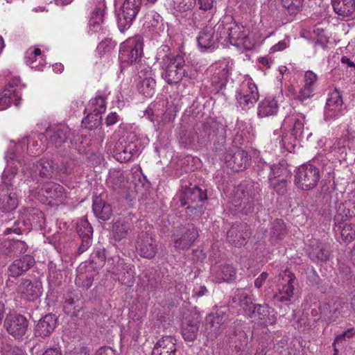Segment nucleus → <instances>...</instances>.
Masks as SVG:
<instances>
[{"instance_id": "1", "label": "nucleus", "mask_w": 355, "mask_h": 355, "mask_svg": "<svg viewBox=\"0 0 355 355\" xmlns=\"http://www.w3.org/2000/svg\"><path fill=\"white\" fill-rule=\"evenodd\" d=\"M219 37L223 44L230 43L239 48L250 50L254 46L250 38V30L243 24H219L218 26Z\"/></svg>"}, {"instance_id": "2", "label": "nucleus", "mask_w": 355, "mask_h": 355, "mask_svg": "<svg viewBox=\"0 0 355 355\" xmlns=\"http://www.w3.org/2000/svg\"><path fill=\"white\" fill-rule=\"evenodd\" d=\"M305 116L297 112L292 108L289 113L285 116L282 128H291V135L282 136L279 139V144L288 152L292 153L297 144V139L300 138L304 129Z\"/></svg>"}, {"instance_id": "3", "label": "nucleus", "mask_w": 355, "mask_h": 355, "mask_svg": "<svg viewBox=\"0 0 355 355\" xmlns=\"http://www.w3.org/2000/svg\"><path fill=\"white\" fill-rule=\"evenodd\" d=\"M320 179L318 168L313 164H302L297 168L295 173V185L304 191L314 189Z\"/></svg>"}, {"instance_id": "4", "label": "nucleus", "mask_w": 355, "mask_h": 355, "mask_svg": "<svg viewBox=\"0 0 355 355\" xmlns=\"http://www.w3.org/2000/svg\"><path fill=\"white\" fill-rule=\"evenodd\" d=\"M56 170L53 162L48 159H42L36 164L25 162L22 166V173L28 178L40 182L44 178H51Z\"/></svg>"}, {"instance_id": "5", "label": "nucleus", "mask_w": 355, "mask_h": 355, "mask_svg": "<svg viewBox=\"0 0 355 355\" xmlns=\"http://www.w3.org/2000/svg\"><path fill=\"white\" fill-rule=\"evenodd\" d=\"M143 38L137 35L128 38L121 44L119 58L121 62L132 64L136 63L143 54Z\"/></svg>"}, {"instance_id": "6", "label": "nucleus", "mask_w": 355, "mask_h": 355, "mask_svg": "<svg viewBox=\"0 0 355 355\" xmlns=\"http://www.w3.org/2000/svg\"><path fill=\"white\" fill-rule=\"evenodd\" d=\"M278 292L274 295V300L278 302L289 304L294 295L297 279L295 274L286 269L279 275Z\"/></svg>"}, {"instance_id": "7", "label": "nucleus", "mask_w": 355, "mask_h": 355, "mask_svg": "<svg viewBox=\"0 0 355 355\" xmlns=\"http://www.w3.org/2000/svg\"><path fill=\"white\" fill-rule=\"evenodd\" d=\"M167 62L166 69L162 73V78L169 84H176L181 81L184 76H186L185 61L183 56L177 55L175 56H165L164 61Z\"/></svg>"}, {"instance_id": "8", "label": "nucleus", "mask_w": 355, "mask_h": 355, "mask_svg": "<svg viewBox=\"0 0 355 355\" xmlns=\"http://www.w3.org/2000/svg\"><path fill=\"white\" fill-rule=\"evenodd\" d=\"M199 236L197 227L192 223L178 227L172 234L173 246L177 250H187Z\"/></svg>"}, {"instance_id": "9", "label": "nucleus", "mask_w": 355, "mask_h": 355, "mask_svg": "<svg viewBox=\"0 0 355 355\" xmlns=\"http://www.w3.org/2000/svg\"><path fill=\"white\" fill-rule=\"evenodd\" d=\"M233 67L234 62L230 59H224L210 67L211 83L217 92L226 87Z\"/></svg>"}, {"instance_id": "10", "label": "nucleus", "mask_w": 355, "mask_h": 355, "mask_svg": "<svg viewBox=\"0 0 355 355\" xmlns=\"http://www.w3.org/2000/svg\"><path fill=\"white\" fill-rule=\"evenodd\" d=\"M210 24L205 26L199 33L197 37L198 46L202 53H211L218 48L219 43L223 44L222 37H220L218 26Z\"/></svg>"}, {"instance_id": "11", "label": "nucleus", "mask_w": 355, "mask_h": 355, "mask_svg": "<svg viewBox=\"0 0 355 355\" xmlns=\"http://www.w3.org/2000/svg\"><path fill=\"white\" fill-rule=\"evenodd\" d=\"M259 98L257 87L250 79L244 80L236 91V101L242 110H244L253 107Z\"/></svg>"}, {"instance_id": "12", "label": "nucleus", "mask_w": 355, "mask_h": 355, "mask_svg": "<svg viewBox=\"0 0 355 355\" xmlns=\"http://www.w3.org/2000/svg\"><path fill=\"white\" fill-rule=\"evenodd\" d=\"M345 109L340 92L335 89L328 94L324 111V120L327 122L338 119L345 114Z\"/></svg>"}, {"instance_id": "13", "label": "nucleus", "mask_w": 355, "mask_h": 355, "mask_svg": "<svg viewBox=\"0 0 355 355\" xmlns=\"http://www.w3.org/2000/svg\"><path fill=\"white\" fill-rule=\"evenodd\" d=\"M228 314L223 309H216L210 313L205 318V331L211 338H216L225 329L227 321Z\"/></svg>"}, {"instance_id": "14", "label": "nucleus", "mask_w": 355, "mask_h": 355, "mask_svg": "<svg viewBox=\"0 0 355 355\" xmlns=\"http://www.w3.org/2000/svg\"><path fill=\"white\" fill-rule=\"evenodd\" d=\"M137 153V141L123 137L115 142L112 150L113 157L121 163L130 161Z\"/></svg>"}, {"instance_id": "15", "label": "nucleus", "mask_w": 355, "mask_h": 355, "mask_svg": "<svg viewBox=\"0 0 355 355\" xmlns=\"http://www.w3.org/2000/svg\"><path fill=\"white\" fill-rule=\"evenodd\" d=\"M135 248L140 257L151 259L157 254V243L155 238L148 232H141L137 237Z\"/></svg>"}, {"instance_id": "16", "label": "nucleus", "mask_w": 355, "mask_h": 355, "mask_svg": "<svg viewBox=\"0 0 355 355\" xmlns=\"http://www.w3.org/2000/svg\"><path fill=\"white\" fill-rule=\"evenodd\" d=\"M3 325L9 334L19 339L25 335L28 321L21 314L10 313L6 315Z\"/></svg>"}, {"instance_id": "17", "label": "nucleus", "mask_w": 355, "mask_h": 355, "mask_svg": "<svg viewBox=\"0 0 355 355\" xmlns=\"http://www.w3.org/2000/svg\"><path fill=\"white\" fill-rule=\"evenodd\" d=\"M138 76L140 80L137 84L139 92L146 97H151L155 93L156 86L151 67L148 65H140Z\"/></svg>"}, {"instance_id": "18", "label": "nucleus", "mask_w": 355, "mask_h": 355, "mask_svg": "<svg viewBox=\"0 0 355 355\" xmlns=\"http://www.w3.org/2000/svg\"><path fill=\"white\" fill-rule=\"evenodd\" d=\"M42 284L40 281L32 282L28 279H21L17 288V292L21 297L28 301H35L42 294Z\"/></svg>"}, {"instance_id": "19", "label": "nucleus", "mask_w": 355, "mask_h": 355, "mask_svg": "<svg viewBox=\"0 0 355 355\" xmlns=\"http://www.w3.org/2000/svg\"><path fill=\"white\" fill-rule=\"evenodd\" d=\"M224 160L227 166L234 171L243 170L250 160L248 153L240 148L227 150L224 155Z\"/></svg>"}, {"instance_id": "20", "label": "nucleus", "mask_w": 355, "mask_h": 355, "mask_svg": "<svg viewBox=\"0 0 355 355\" xmlns=\"http://www.w3.org/2000/svg\"><path fill=\"white\" fill-rule=\"evenodd\" d=\"M251 235L250 227L247 223H235L227 233V239L234 246L244 245Z\"/></svg>"}, {"instance_id": "21", "label": "nucleus", "mask_w": 355, "mask_h": 355, "mask_svg": "<svg viewBox=\"0 0 355 355\" xmlns=\"http://www.w3.org/2000/svg\"><path fill=\"white\" fill-rule=\"evenodd\" d=\"M112 272L118 275L119 281L128 286H131L135 282V266L127 263L123 259L117 257L116 265L112 268Z\"/></svg>"}, {"instance_id": "22", "label": "nucleus", "mask_w": 355, "mask_h": 355, "mask_svg": "<svg viewBox=\"0 0 355 355\" xmlns=\"http://www.w3.org/2000/svg\"><path fill=\"white\" fill-rule=\"evenodd\" d=\"M232 204L242 213L247 215L254 209V196L249 193L248 190L245 191L243 186L241 185L234 193Z\"/></svg>"}, {"instance_id": "23", "label": "nucleus", "mask_w": 355, "mask_h": 355, "mask_svg": "<svg viewBox=\"0 0 355 355\" xmlns=\"http://www.w3.org/2000/svg\"><path fill=\"white\" fill-rule=\"evenodd\" d=\"M347 220L340 215H335L334 231L343 241L350 243L355 239V225L347 223Z\"/></svg>"}, {"instance_id": "24", "label": "nucleus", "mask_w": 355, "mask_h": 355, "mask_svg": "<svg viewBox=\"0 0 355 355\" xmlns=\"http://www.w3.org/2000/svg\"><path fill=\"white\" fill-rule=\"evenodd\" d=\"M58 322L57 317L48 313L40 318L34 327V335L36 337L46 338L53 332Z\"/></svg>"}, {"instance_id": "25", "label": "nucleus", "mask_w": 355, "mask_h": 355, "mask_svg": "<svg viewBox=\"0 0 355 355\" xmlns=\"http://www.w3.org/2000/svg\"><path fill=\"white\" fill-rule=\"evenodd\" d=\"M35 263L33 257L26 254L20 259L15 260L8 268V277L17 278L32 268Z\"/></svg>"}, {"instance_id": "26", "label": "nucleus", "mask_w": 355, "mask_h": 355, "mask_svg": "<svg viewBox=\"0 0 355 355\" xmlns=\"http://www.w3.org/2000/svg\"><path fill=\"white\" fill-rule=\"evenodd\" d=\"M223 132L222 125L216 122L202 124L201 128H198V132H196L198 143L205 144L209 141L214 140L219 134H223Z\"/></svg>"}, {"instance_id": "27", "label": "nucleus", "mask_w": 355, "mask_h": 355, "mask_svg": "<svg viewBox=\"0 0 355 355\" xmlns=\"http://www.w3.org/2000/svg\"><path fill=\"white\" fill-rule=\"evenodd\" d=\"M200 320V316L197 313H193L186 318L182 329V336L186 341L193 342L196 340Z\"/></svg>"}, {"instance_id": "28", "label": "nucleus", "mask_w": 355, "mask_h": 355, "mask_svg": "<svg viewBox=\"0 0 355 355\" xmlns=\"http://www.w3.org/2000/svg\"><path fill=\"white\" fill-rule=\"evenodd\" d=\"M141 4V0H125L120 12L116 14L117 20L132 22L140 9Z\"/></svg>"}, {"instance_id": "29", "label": "nucleus", "mask_w": 355, "mask_h": 355, "mask_svg": "<svg viewBox=\"0 0 355 355\" xmlns=\"http://www.w3.org/2000/svg\"><path fill=\"white\" fill-rule=\"evenodd\" d=\"M43 194L49 200V203L58 205L62 203L64 200V188L59 184L55 182H47L42 189Z\"/></svg>"}, {"instance_id": "30", "label": "nucleus", "mask_w": 355, "mask_h": 355, "mask_svg": "<svg viewBox=\"0 0 355 355\" xmlns=\"http://www.w3.org/2000/svg\"><path fill=\"white\" fill-rule=\"evenodd\" d=\"M0 245L1 252L10 257L24 254L28 249L27 244L21 240H3Z\"/></svg>"}, {"instance_id": "31", "label": "nucleus", "mask_w": 355, "mask_h": 355, "mask_svg": "<svg viewBox=\"0 0 355 355\" xmlns=\"http://www.w3.org/2000/svg\"><path fill=\"white\" fill-rule=\"evenodd\" d=\"M18 205L19 198L16 193L0 189V213H12Z\"/></svg>"}, {"instance_id": "32", "label": "nucleus", "mask_w": 355, "mask_h": 355, "mask_svg": "<svg viewBox=\"0 0 355 355\" xmlns=\"http://www.w3.org/2000/svg\"><path fill=\"white\" fill-rule=\"evenodd\" d=\"M45 136L42 133H32L29 136L23 139L16 148H19V145L27 144V150L32 155H39L44 149L43 140Z\"/></svg>"}, {"instance_id": "33", "label": "nucleus", "mask_w": 355, "mask_h": 355, "mask_svg": "<svg viewBox=\"0 0 355 355\" xmlns=\"http://www.w3.org/2000/svg\"><path fill=\"white\" fill-rule=\"evenodd\" d=\"M176 340L172 336H164L155 344L152 355H175Z\"/></svg>"}, {"instance_id": "34", "label": "nucleus", "mask_w": 355, "mask_h": 355, "mask_svg": "<svg viewBox=\"0 0 355 355\" xmlns=\"http://www.w3.org/2000/svg\"><path fill=\"white\" fill-rule=\"evenodd\" d=\"M232 304H237L241 306L246 315H251L253 313V308L255 304H253L252 297L242 289H238L232 298Z\"/></svg>"}, {"instance_id": "35", "label": "nucleus", "mask_w": 355, "mask_h": 355, "mask_svg": "<svg viewBox=\"0 0 355 355\" xmlns=\"http://www.w3.org/2000/svg\"><path fill=\"white\" fill-rule=\"evenodd\" d=\"M279 109L277 101L272 97H267L262 100L258 105L257 114L260 118L275 115Z\"/></svg>"}, {"instance_id": "36", "label": "nucleus", "mask_w": 355, "mask_h": 355, "mask_svg": "<svg viewBox=\"0 0 355 355\" xmlns=\"http://www.w3.org/2000/svg\"><path fill=\"white\" fill-rule=\"evenodd\" d=\"M92 209L94 215L103 220L110 219L112 213L111 205L107 203L101 196L94 198Z\"/></svg>"}, {"instance_id": "37", "label": "nucleus", "mask_w": 355, "mask_h": 355, "mask_svg": "<svg viewBox=\"0 0 355 355\" xmlns=\"http://www.w3.org/2000/svg\"><path fill=\"white\" fill-rule=\"evenodd\" d=\"M334 12L343 17H347L355 11V0H331Z\"/></svg>"}, {"instance_id": "38", "label": "nucleus", "mask_w": 355, "mask_h": 355, "mask_svg": "<svg viewBox=\"0 0 355 355\" xmlns=\"http://www.w3.org/2000/svg\"><path fill=\"white\" fill-rule=\"evenodd\" d=\"M21 94L15 89H4L0 93V110H5L12 103L15 106H19L21 101Z\"/></svg>"}, {"instance_id": "39", "label": "nucleus", "mask_w": 355, "mask_h": 355, "mask_svg": "<svg viewBox=\"0 0 355 355\" xmlns=\"http://www.w3.org/2000/svg\"><path fill=\"white\" fill-rule=\"evenodd\" d=\"M235 278L236 270L230 264L220 266L215 274V281L218 283L222 282H229L235 279Z\"/></svg>"}, {"instance_id": "40", "label": "nucleus", "mask_w": 355, "mask_h": 355, "mask_svg": "<svg viewBox=\"0 0 355 355\" xmlns=\"http://www.w3.org/2000/svg\"><path fill=\"white\" fill-rule=\"evenodd\" d=\"M18 168L16 166H12L8 164L2 174V182L0 184V189L8 190V191H13L14 184L12 182Z\"/></svg>"}, {"instance_id": "41", "label": "nucleus", "mask_w": 355, "mask_h": 355, "mask_svg": "<svg viewBox=\"0 0 355 355\" xmlns=\"http://www.w3.org/2000/svg\"><path fill=\"white\" fill-rule=\"evenodd\" d=\"M69 130L67 128H57L51 131L49 144L59 148L68 139Z\"/></svg>"}, {"instance_id": "42", "label": "nucleus", "mask_w": 355, "mask_h": 355, "mask_svg": "<svg viewBox=\"0 0 355 355\" xmlns=\"http://www.w3.org/2000/svg\"><path fill=\"white\" fill-rule=\"evenodd\" d=\"M125 182L123 171L113 169L109 172L107 183L113 189L117 190L124 187Z\"/></svg>"}, {"instance_id": "43", "label": "nucleus", "mask_w": 355, "mask_h": 355, "mask_svg": "<svg viewBox=\"0 0 355 355\" xmlns=\"http://www.w3.org/2000/svg\"><path fill=\"white\" fill-rule=\"evenodd\" d=\"M184 197L188 202L184 205L191 202H202L207 199V193L199 187L195 186L192 188H187L184 193Z\"/></svg>"}, {"instance_id": "44", "label": "nucleus", "mask_w": 355, "mask_h": 355, "mask_svg": "<svg viewBox=\"0 0 355 355\" xmlns=\"http://www.w3.org/2000/svg\"><path fill=\"white\" fill-rule=\"evenodd\" d=\"M26 220L23 224L27 223L33 227H41L44 221L43 213L37 209L32 208L26 211Z\"/></svg>"}, {"instance_id": "45", "label": "nucleus", "mask_w": 355, "mask_h": 355, "mask_svg": "<svg viewBox=\"0 0 355 355\" xmlns=\"http://www.w3.org/2000/svg\"><path fill=\"white\" fill-rule=\"evenodd\" d=\"M309 257L315 261H326L329 259V252L323 244L319 243L312 247L311 250L309 252Z\"/></svg>"}, {"instance_id": "46", "label": "nucleus", "mask_w": 355, "mask_h": 355, "mask_svg": "<svg viewBox=\"0 0 355 355\" xmlns=\"http://www.w3.org/2000/svg\"><path fill=\"white\" fill-rule=\"evenodd\" d=\"M336 215H340L345 219L355 217V200H349L345 203L340 204Z\"/></svg>"}, {"instance_id": "47", "label": "nucleus", "mask_w": 355, "mask_h": 355, "mask_svg": "<svg viewBox=\"0 0 355 355\" xmlns=\"http://www.w3.org/2000/svg\"><path fill=\"white\" fill-rule=\"evenodd\" d=\"M101 114L92 110L82 120V127L89 130L95 129L101 124Z\"/></svg>"}, {"instance_id": "48", "label": "nucleus", "mask_w": 355, "mask_h": 355, "mask_svg": "<svg viewBox=\"0 0 355 355\" xmlns=\"http://www.w3.org/2000/svg\"><path fill=\"white\" fill-rule=\"evenodd\" d=\"M90 9L89 21L91 22H104L109 20V15L106 10V6H95Z\"/></svg>"}, {"instance_id": "49", "label": "nucleus", "mask_w": 355, "mask_h": 355, "mask_svg": "<svg viewBox=\"0 0 355 355\" xmlns=\"http://www.w3.org/2000/svg\"><path fill=\"white\" fill-rule=\"evenodd\" d=\"M253 313H251L250 317L252 315H257L259 320H263L265 323H272L273 319L267 320L268 316L270 313V308L267 305L256 304L253 308Z\"/></svg>"}, {"instance_id": "50", "label": "nucleus", "mask_w": 355, "mask_h": 355, "mask_svg": "<svg viewBox=\"0 0 355 355\" xmlns=\"http://www.w3.org/2000/svg\"><path fill=\"white\" fill-rule=\"evenodd\" d=\"M89 106L91 111L101 114L106 110V96L103 95L96 96L89 101Z\"/></svg>"}, {"instance_id": "51", "label": "nucleus", "mask_w": 355, "mask_h": 355, "mask_svg": "<svg viewBox=\"0 0 355 355\" xmlns=\"http://www.w3.org/2000/svg\"><path fill=\"white\" fill-rule=\"evenodd\" d=\"M213 0H198V3L199 5V8L202 12H208L207 15L205 16V13H203L202 16H200V18L198 19L196 16L195 17V20H202V21H210L212 17V7H213Z\"/></svg>"}, {"instance_id": "52", "label": "nucleus", "mask_w": 355, "mask_h": 355, "mask_svg": "<svg viewBox=\"0 0 355 355\" xmlns=\"http://www.w3.org/2000/svg\"><path fill=\"white\" fill-rule=\"evenodd\" d=\"M130 230V223L126 221H116L113 225L114 236L121 240L124 238Z\"/></svg>"}, {"instance_id": "53", "label": "nucleus", "mask_w": 355, "mask_h": 355, "mask_svg": "<svg viewBox=\"0 0 355 355\" xmlns=\"http://www.w3.org/2000/svg\"><path fill=\"white\" fill-rule=\"evenodd\" d=\"M76 231L80 238L92 237L93 228L87 220H82L77 224Z\"/></svg>"}, {"instance_id": "54", "label": "nucleus", "mask_w": 355, "mask_h": 355, "mask_svg": "<svg viewBox=\"0 0 355 355\" xmlns=\"http://www.w3.org/2000/svg\"><path fill=\"white\" fill-rule=\"evenodd\" d=\"M272 236L277 239H282L286 234V225L283 220L275 219L272 223Z\"/></svg>"}, {"instance_id": "55", "label": "nucleus", "mask_w": 355, "mask_h": 355, "mask_svg": "<svg viewBox=\"0 0 355 355\" xmlns=\"http://www.w3.org/2000/svg\"><path fill=\"white\" fill-rule=\"evenodd\" d=\"M304 0H282L283 6L290 15L298 13L303 4Z\"/></svg>"}, {"instance_id": "56", "label": "nucleus", "mask_w": 355, "mask_h": 355, "mask_svg": "<svg viewBox=\"0 0 355 355\" xmlns=\"http://www.w3.org/2000/svg\"><path fill=\"white\" fill-rule=\"evenodd\" d=\"M270 187L279 195H284L287 192L288 179L282 178L278 180H269Z\"/></svg>"}, {"instance_id": "57", "label": "nucleus", "mask_w": 355, "mask_h": 355, "mask_svg": "<svg viewBox=\"0 0 355 355\" xmlns=\"http://www.w3.org/2000/svg\"><path fill=\"white\" fill-rule=\"evenodd\" d=\"M270 173L268 176V180H274L281 179L282 178H287L286 168L280 164H273L270 166Z\"/></svg>"}, {"instance_id": "58", "label": "nucleus", "mask_w": 355, "mask_h": 355, "mask_svg": "<svg viewBox=\"0 0 355 355\" xmlns=\"http://www.w3.org/2000/svg\"><path fill=\"white\" fill-rule=\"evenodd\" d=\"M116 43L111 39H105L98 44L96 47V53L100 57L109 53L115 47Z\"/></svg>"}, {"instance_id": "59", "label": "nucleus", "mask_w": 355, "mask_h": 355, "mask_svg": "<svg viewBox=\"0 0 355 355\" xmlns=\"http://www.w3.org/2000/svg\"><path fill=\"white\" fill-rule=\"evenodd\" d=\"M41 55V50L39 48L28 49L25 53L26 63L31 67V68L40 70L37 66L33 65V63L37 60V57Z\"/></svg>"}, {"instance_id": "60", "label": "nucleus", "mask_w": 355, "mask_h": 355, "mask_svg": "<svg viewBox=\"0 0 355 355\" xmlns=\"http://www.w3.org/2000/svg\"><path fill=\"white\" fill-rule=\"evenodd\" d=\"M79 300H75L71 297L66 299L64 304V310L69 315H76L80 309Z\"/></svg>"}, {"instance_id": "61", "label": "nucleus", "mask_w": 355, "mask_h": 355, "mask_svg": "<svg viewBox=\"0 0 355 355\" xmlns=\"http://www.w3.org/2000/svg\"><path fill=\"white\" fill-rule=\"evenodd\" d=\"M91 260L96 267H102L106 260L105 252L104 249H97L91 254Z\"/></svg>"}, {"instance_id": "62", "label": "nucleus", "mask_w": 355, "mask_h": 355, "mask_svg": "<svg viewBox=\"0 0 355 355\" xmlns=\"http://www.w3.org/2000/svg\"><path fill=\"white\" fill-rule=\"evenodd\" d=\"M94 281V277L92 275H83L78 274L76 277V284L79 286H82L85 288H89L92 286Z\"/></svg>"}, {"instance_id": "63", "label": "nucleus", "mask_w": 355, "mask_h": 355, "mask_svg": "<svg viewBox=\"0 0 355 355\" xmlns=\"http://www.w3.org/2000/svg\"><path fill=\"white\" fill-rule=\"evenodd\" d=\"M196 0H173V6L175 10L184 12L190 10Z\"/></svg>"}, {"instance_id": "64", "label": "nucleus", "mask_w": 355, "mask_h": 355, "mask_svg": "<svg viewBox=\"0 0 355 355\" xmlns=\"http://www.w3.org/2000/svg\"><path fill=\"white\" fill-rule=\"evenodd\" d=\"M314 89L313 87L304 85L299 91L298 94L295 98L300 102L311 98L313 96Z\"/></svg>"}]
</instances>
